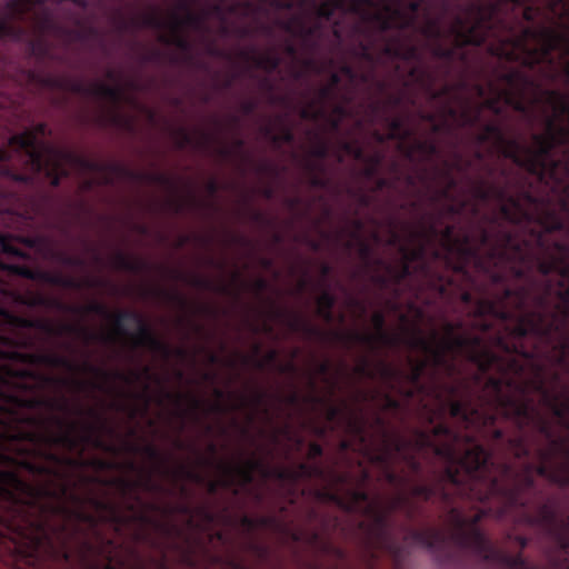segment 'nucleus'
Instances as JSON below:
<instances>
[{
    "mask_svg": "<svg viewBox=\"0 0 569 569\" xmlns=\"http://www.w3.org/2000/svg\"><path fill=\"white\" fill-rule=\"evenodd\" d=\"M438 219L391 221L388 242L398 258L382 262L373 279L391 296L390 310L408 289L426 305L458 306L462 316L423 333L405 316L387 329L377 311L370 333L358 329V346L423 353L403 367L380 358L370 368L390 391L371 459L396 489L375 519L379 539L392 512L411 519L423 502L447 508L452 496L495 499L501 515L529 506L538 496L535 476L548 479L552 462L557 418L548 398L562 390L552 346L563 335L567 269L545 279L525 267L515 274L510 263L478 254L475 234L492 249L485 230L460 238L452 227L439 231Z\"/></svg>",
    "mask_w": 569,
    "mask_h": 569,
    "instance_id": "nucleus-1",
    "label": "nucleus"
},
{
    "mask_svg": "<svg viewBox=\"0 0 569 569\" xmlns=\"http://www.w3.org/2000/svg\"><path fill=\"white\" fill-rule=\"evenodd\" d=\"M372 24L380 59L403 83L386 103L388 138L411 134L401 111L415 103L412 89L431 108L421 112L431 132L410 143V159L430 162L438 133L478 126L475 142L517 166L497 173L481 151L469 160L455 151L433 168L419 219L432 213L439 231L452 227L460 238L485 230L492 249L475 234L478 254L510 263L515 274L520 267L543 279L569 272V59L552 49L559 37L519 32L481 7L445 0H378Z\"/></svg>",
    "mask_w": 569,
    "mask_h": 569,
    "instance_id": "nucleus-2",
    "label": "nucleus"
},
{
    "mask_svg": "<svg viewBox=\"0 0 569 569\" xmlns=\"http://www.w3.org/2000/svg\"><path fill=\"white\" fill-rule=\"evenodd\" d=\"M449 507L450 510L445 518L443 529L428 527L421 530H412L408 533L407 539L430 551L442 548L447 540H450L460 548L469 549L486 560L507 568L543 569L527 565L521 553L512 556L495 548L477 527V522L485 515L483 510H476L475 513L467 515L460 505L452 502ZM558 541L565 553L569 555V517L567 537L559 536ZM565 569H569V565Z\"/></svg>",
    "mask_w": 569,
    "mask_h": 569,
    "instance_id": "nucleus-3",
    "label": "nucleus"
},
{
    "mask_svg": "<svg viewBox=\"0 0 569 569\" xmlns=\"http://www.w3.org/2000/svg\"><path fill=\"white\" fill-rule=\"evenodd\" d=\"M470 7H481L493 19L519 32H550L559 37L552 49L569 59V0H469Z\"/></svg>",
    "mask_w": 569,
    "mask_h": 569,
    "instance_id": "nucleus-4",
    "label": "nucleus"
},
{
    "mask_svg": "<svg viewBox=\"0 0 569 569\" xmlns=\"http://www.w3.org/2000/svg\"><path fill=\"white\" fill-rule=\"evenodd\" d=\"M557 418L555 439L551 442L552 462L548 480L560 486L569 487V388L562 383L558 397L549 398Z\"/></svg>",
    "mask_w": 569,
    "mask_h": 569,
    "instance_id": "nucleus-5",
    "label": "nucleus"
},
{
    "mask_svg": "<svg viewBox=\"0 0 569 569\" xmlns=\"http://www.w3.org/2000/svg\"><path fill=\"white\" fill-rule=\"evenodd\" d=\"M44 126L40 124L33 130L13 137L10 143L26 149L32 168L37 171H46L48 174L56 173V167L64 160V157L51 148L44 147L38 136L44 133Z\"/></svg>",
    "mask_w": 569,
    "mask_h": 569,
    "instance_id": "nucleus-6",
    "label": "nucleus"
},
{
    "mask_svg": "<svg viewBox=\"0 0 569 569\" xmlns=\"http://www.w3.org/2000/svg\"><path fill=\"white\" fill-rule=\"evenodd\" d=\"M529 522L548 530L553 529L556 527L555 507L548 502L540 505L535 515L529 518Z\"/></svg>",
    "mask_w": 569,
    "mask_h": 569,
    "instance_id": "nucleus-7",
    "label": "nucleus"
},
{
    "mask_svg": "<svg viewBox=\"0 0 569 569\" xmlns=\"http://www.w3.org/2000/svg\"><path fill=\"white\" fill-rule=\"evenodd\" d=\"M361 398H362V393H361L360 389L358 388V402L360 401ZM357 423H358V453H359L362 448L363 441H365V435H363L365 421H363V417H362V413H361L359 407H358Z\"/></svg>",
    "mask_w": 569,
    "mask_h": 569,
    "instance_id": "nucleus-8",
    "label": "nucleus"
},
{
    "mask_svg": "<svg viewBox=\"0 0 569 569\" xmlns=\"http://www.w3.org/2000/svg\"><path fill=\"white\" fill-rule=\"evenodd\" d=\"M367 478V473L360 470V463L358 462V505L367 499L366 493L360 489V482Z\"/></svg>",
    "mask_w": 569,
    "mask_h": 569,
    "instance_id": "nucleus-9",
    "label": "nucleus"
},
{
    "mask_svg": "<svg viewBox=\"0 0 569 569\" xmlns=\"http://www.w3.org/2000/svg\"><path fill=\"white\" fill-rule=\"evenodd\" d=\"M367 367H368V363H367V360L365 359V357L360 356L358 353V365H357V368H358V378L360 376H362L366 370H367Z\"/></svg>",
    "mask_w": 569,
    "mask_h": 569,
    "instance_id": "nucleus-10",
    "label": "nucleus"
},
{
    "mask_svg": "<svg viewBox=\"0 0 569 569\" xmlns=\"http://www.w3.org/2000/svg\"><path fill=\"white\" fill-rule=\"evenodd\" d=\"M358 3V34L360 33V18H361V4L362 0H357Z\"/></svg>",
    "mask_w": 569,
    "mask_h": 569,
    "instance_id": "nucleus-11",
    "label": "nucleus"
},
{
    "mask_svg": "<svg viewBox=\"0 0 569 569\" xmlns=\"http://www.w3.org/2000/svg\"><path fill=\"white\" fill-rule=\"evenodd\" d=\"M517 541L519 542V545L525 548L527 546V542L528 540L525 538V537H517Z\"/></svg>",
    "mask_w": 569,
    "mask_h": 569,
    "instance_id": "nucleus-12",
    "label": "nucleus"
},
{
    "mask_svg": "<svg viewBox=\"0 0 569 569\" xmlns=\"http://www.w3.org/2000/svg\"><path fill=\"white\" fill-rule=\"evenodd\" d=\"M357 252H358V258L361 256V253L363 252V243L360 241V239L358 238V249H357Z\"/></svg>",
    "mask_w": 569,
    "mask_h": 569,
    "instance_id": "nucleus-13",
    "label": "nucleus"
},
{
    "mask_svg": "<svg viewBox=\"0 0 569 569\" xmlns=\"http://www.w3.org/2000/svg\"><path fill=\"white\" fill-rule=\"evenodd\" d=\"M357 308H358V318H359L361 316V312L363 311V308L359 301H358Z\"/></svg>",
    "mask_w": 569,
    "mask_h": 569,
    "instance_id": "nucleus-14",
    "label": "nucleus"
},
{
    "mask_svg": "<svg viewBox=\"0 0 569 569\" xmlns=\"http://www.w3.org/2000/svg\"><path fill=\"white\" fill-rule=\"evenodd\" d=\"M7 159V152L3 150H0V160Z\"/></svg>",
    "mask_w": 569,
    "mask_h": 569,
    "instance_id": "nucleus-15",
    "label": "nucleus"
},
{
    "mask_svg": "<svg viewBox=\"0 0 569 569\" xmlns=\"http://www.w3.org/2000/svg\"><path fill=\"white\" fill-rule=\"evenodd\" d=\"M357 157H358V161H359V160H360V158H361V150H360V148H359V147H358V153H357Z\"/></svg>",
    "mask_w": 569,
    "mask_h": 569,
    "instance_id": "nucleus-16",
    "label": "nucleus"
},
{
    "mask_svg": "<svg viewBox=\"0 0 569 569\" xmlns=\"http://www.w3.org/2000/svg\"><path fill=\"white\" fill-rule=\"evenodd\" d=\"M357 201H358V206L361 203V197L360 194L358 193V198H357Z\"/></svg>",
    "mask_w": 569,
    "mask_h": 569,
    "instance_id": "nucleus-17",
    "label": "nucleus"
},
{
    "mask_svg": "<svg viewBox=\"0 0 569 569\" xmlns=\"http://www.w3.org/2000/svg\"><path fill=\"white\" fill-rule=\"evenodd\" d=\"M361 527H362V523L360 521H358V525H357L358 531L361 529Z\"/></svg>",
    "mask_w": 569,
    "mask_h": 569,
    "instance_id": "nucleus-18",
    "label": "nucleus"
},
{
    "mask_svg": "<svg viewBox=\"0 0 569 569\" xmlns=\"http://www.w3.org/2000/svg\"><path fill=\"white\" fill-rule=\"evenodd\" d=\"M357 228H358V231H359V230H360V228H361V224H360V222H359V221H358Z\"/></svg>",
    "mask_w": 569,
    "mask_h": 569,
    "instance_id": "nucleus-19",
    "label": "nucleus"
},
{
    "mask_svg": "<svg viewBox=\"0 0 569 569\" xmlns=\"http://www.w3.org/2000/svg\"><path fill=\"white\" fill-rule=\"evenodd\" d=\"M357 48H358V50L360 49V44L359 43L357 44Z\"/></svg>",
    "mask_w": 569,
    "mask_h": 569,
    "instance_id": "nucleus-20",
    "label": "nucleus"
}]
</instances>
